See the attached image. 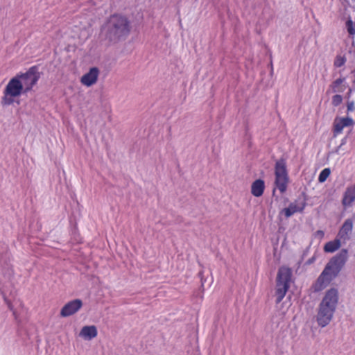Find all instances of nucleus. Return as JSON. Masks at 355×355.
<instances>
[{"instance_id":"obj_1","label":"nucleus","mask_w":355,"mask_h":355,"mask_svg":"<svg viewBox=\"0 0 355 355\" xmlns=\"http://www.w3.org/2000/svg\"><path fill=\"white\" fill-rule=\"evenodd\" d=\"M347 250L342 249L328 261L320 275L311 286L313 292L318 293L322 291L338 276L347 261Z\"/></svg>"},{"instance_id":"obj_2","label":"nucleus","mask_w":355,"mask_h":355,"mask_svg":"<svg viewBox=\"0 0 355 355\" xmlns=\"http://www.w3.org/2000/svg\"><path fill=\"white\" fill-rule=\"evenodd\" d=\"M130 28V23L127 17L113 15L103 28V36L109 44H115L127 38Z\"/></svg>"},{"instance_id":"obj_3","label":"nucleus","mask_w":355,"mask_h":355,"mask_svg":"<svg viewBox=\"0 0 355 355\" xmlns=\"http://www.w3.org/2000/svg\"><path fill=\"white\" fill-rule=\"evenodd\" d=\"M338 291L336 288L328 289L318 307L316 321L321 327L327 326L332 320L338 304Z\"/></svg>"},{"instance_id":"obj_4","label":"nucleus","mask_w":355,"mask_h":355,"mask_svg":"<svg viewBox=\"0 0 355 355\" xmlns=\"http://www.w3.org/2000/svg\"><path fill=\"white\" fill-rule=\"evenodd\" d=\"M292 271L286 267H281L277 272L275 296L276 303L279 304L284 297L290 286Z\"/></svg>"},{"instance_id":"obj_5","label":"nucleus","mask_w":355,"mask_h":355,"mask_svg":"<svg viewBox=\"0 0 355 355\" xmlns=\"http://www.w3.org/2000/svg\"><path fill=\"white\" fill-rule=\"evenodd\" d=\"M21 94H24V87H22L19 77L16 76L12 78L6 86L1 101V105H12L15 101L14 98L19 96Z\"/></svg>"},{"instance_id":"obj_6","label":"nucleus","mask_w":355,"mask_h":355,"mask_svg":"<svg viewBox=\"0 0 355 355\" xmlns=\"http://www.w3.org/2000/svg\"><path fill=\"white\" fill-rule=\"evenodd\" d=\"M275 184L281 193H284L289 182L286 160L283 158L277 160L275 166Z\"/></svg>"},{"instance_id":"obj_7","label":"nucleus","mask_w":355,"mask_h":355,"mask_svg":"<svg viewBox=\"0 0 355 355\" xmlns=\"http://www.w3.org/2000/svg\"><path fill=\"white\" fill-rule=\"evenodd\" d=\"M17 77H19L22 87H24V93L27 94L37 83L40 78V73L38 71L37 67L33 66L26 73L17 74Z\"/></svg>"},{"instance_id":"obj_8","label":"nucleus","mask_w":355,"mask_h":355,"mask_svg":"<svg viewBox=\"0 0 355 355\" xmlns=\"http://www.w3.org/2000/svg\"><path fill=\"white\" fill-rule=\"evenodd\" d=\"M306 205V199L303 193L294 202L289 204L288 207L282 209V212L284 214L286 218H289L296 212H302Z\"/></svg>"},{"instance_id":"obj_9","label":"nucleus","mask_w":355,"mask_h":355,"mask_svg":"<svg viewBox=\"0 0 355 355\" xmlns=\"http://www.w3.org/2000/svg\"><path fill=\"white\" fill-rule=\"evenodd\" d=\"M354 124L355 122L350 117H336L333 123V132L334 137L340 134L344 128L353 127Z\"/></svg>"},{"instance_id":"obj_10","label":"nucleus","mask_w":355,"mask_h":355,"mask_svg":"<svg viewBox=\"0 0 355 355\" xmlns=\"http://www.w3.org/2000/svg\"><path fill=\"white\" fill-rule=\"evenodd\" d=\"M83 306V302L79 299H76L67 303L61 309L62 317H68L76 313Z\"/></svg>"},{"instance_id":"obj_11","label":"nucleus","mask_w":355,"mask_h":355,"mask_svg":"<svg viewBox=\"0 0 355 355\" xmlns=\"http://www.w3.org/2000/svg\"><path fill=\"white\" fill-rule=\"evenodd\" d=\"M353 229V220L347 218L345 220L343 225L339 230L337 237L340 239L344 243L350 239V234Z\"/></svg>"},{"instance_id":"obj_12","label":"nucleus","mask_w":355,"mask_h":355,"mask_svg":"<svg viewBox=\"0 0 355 355\" xmlns=\"http://www.w3.org/2000/svg\"><path fill=\"white\" fill-rule=\"evenodd\" d=\"M99 71L96 67H92L89 72L81 78V83L87 87L92 86L97 81Z\"/></svg>"},{"instance_id":"obj_13","label":"nucleus","mask_w":355,"mask_h":355,"mask_svg":"<svg viewBox=\"0 0 355 355\" xmlns=\"http://www.w3.org/2000/svg\"><path fill=\"white\" fill-rule=\"evenodd\" d=\"M355 200V184L349 186L344 193L342 200V204L344 207H351L352 202Z\"/></svg>"},{"instance_id":"obj_14","label":"nucleus","mask_w":355,"mask_h":355,"mask_svg":"<svg viewBox=\"0 0 355 355\" xmlns=\"http://www.w3.org/2000/svg\"><path fill=\"white\" fill-rule=\"evenodd\" d=\"M97 329L95 326H85L80 332V336L85 340H92L97 336Z\"/></svg>"},{"instance_id":"obj_15","label":"nucleus","mask_w":355,"mask_h":355,"mask_svg":"<svg viewBox=\"0 0 355 355\" xmlns=\"http://www.w3.org/2000/svg\"><path fill=\"white\" fill-rule=\"evenodd\" d=\"M265 189L264 181L258 179L256 180L251 186V193L255 197H259L262 196Z\"/></svg>"},{"instance_id":"obj_16","label":"nucleus","mask_w":355,"mask_h":355,"mask_svg":"<svg viewBox=\"0 0 355 355\" xmlns=\"http://www.w3.org/2000/svg\"><path fill=\"white\" fill-rule=\"evenodd\" d=\"M341 245V240L336 237L334 241L327 242L324 246L326 252H334Z\"/></svg>"},{"instance_id":"obj_17","label":"nucleus","mask_w":355,"mask_h":355,"mask_svg":"<svg viewBox=\"0 0 355 355\" xmlns=\"http://www.w3.org/2000/svg\"><path fill=\"white\" fill-rule=\"evenodd\" d=\"M330 173L331 171L329 168L323 169L319 175L318 181L321 183L325 182Z\"/></svg>"},{"instance_id":"obj_18","label":"nucleus","mask_w":355,"mask_h":355,"mask_svg":"<svg viewBox=\"0 0 355 355\" xmlns=\"http://www.w3.org/2000/svg\"><path fill=\"white\" fill-rule=\"evenodd\" d=\"M346 28L349 35H355V23L350 18L346 21Z\"/></svg>"},{"instance_id":"obj_19","label":"nucleus","mask_w":355,"mask_h":355,"mask_svg":"<svg viewBox=\"0 0 355 355\" xmlns=\"http://www.w3.org/2000/svg\"><path fill=\"white\" fill-rule=\"evenodd\" d=\"M343 101V96L340 94H336L333 96L332 100H331V104L337 107Z\"/></svg>"},{"instance_id":"obj_20","label":"nucleus","mask_w":355,"mask_h":355,"mask_svg":"<svg viewBox=\"0 0 355 355\" xmlns=\"http://www.w3.org/2000/svg\"><path fill=\"white\" fill-rule=\"evenodd\" d=\"M345 62L346 59L344 57L337 56L334 62V65L336 67H340L345 64Z\"/></svg>"},{"instance_id":"obj_21","label":"nucleus","mask_w":355,"mask_h":355,"mask_svg":"<svg viewBox=\"0 0 355 355\" xmlns=\"http://www.w3.org/2000/svg\"><path fill=\"white\" fill-rule=\"evenodd\" d=\"M344 80H345V78H340L336 79L335 81H334V83H332V87H333L334 92H338V90H336V88L337 87H338L340 84H342Z\"/></svg>"},{"instance_id":"obj_22","label":"nucleus","mask_w":355,"mask_h":355,"mask_svg":"<svg viewBox=\"0 0 355 355\" xmlns=\"http://www.w3.org/2000/svg\"><path fill=\"white\" fill-rule=\"evenodd\" d=\"M347 112H352L354 110V101H348L347 103Z\"/></svg>"},{"instance_id":"obj_23","label":"nucleus","mask_w":355,"mask_h":355,"mask_svg":"<svg viewBox=\"0 0 355 355\" xmlns=\"http://www.w3.org/2000/svg\"><path fill=\"white\" fill-rule=\"evenodd\" d=\"M347 143V137H344L342 140H341V144L338 147V148L336 149V152L338 153V150L341 148V146L343 145H345V144Z\"/></svg>"},{"instance_id":"obj_24","label":"nucleus","mask_w":355,"mask_h":355,"mask_svg":"<svg viewBox=\"0 0 355 355\" xmlns=\"http://www.w3.org/2000/svg\"><path fill=\"white\" fill-rule=\"evenodd\" d=\"M314 261H315V257H311V258L309 259L306 261V265H310V264L313 263L314 262Z\"/></svg>"},{"instance_id":"obj_25","label":"nucleus","mask_w":355,"mask_h":355,"mask_svg":"<svg viewBox=\"0 0 355 355\" xmlns=\"http://www.w3.org/2000/svg\"><path fill=\"white\" fill-rule=\"evenodd\" d=\"M13 315H15V319L17 320V315H16V313H15V311H13Z\"/></svg>"}]
</instances>
